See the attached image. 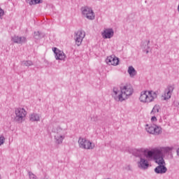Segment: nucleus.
<instances>
[{
	"instance_id": "1",
	"label": "nucleus",
	"mask_w": 179,
	"mask_h": 179,
	"mask_svg": "<svg viewBox=\"0 0 179 179\" xmlns=\"http://www.w3.org/2000/svg\"><path fill=\"white\" fill-rule=\"evenodd\" d=\"M113 97L116 101H124L127 100L129 96H132L134 93V90L128 85H124L120 87V90H118L117 87L113 88Z\"/></svg>"
},
{
	"instance_id": "2",
	"label": "nucleus",
	"mask_w": 179,
	"mask_h": 179,
	"mask_svg": "<svg viewBox=\"0 0 179 179\" xmlns=\"http://www.w3.org/2000/svg\"><path fill=\"white\" fill-rule=\"evenodd\" d=\"M150 159L154 160V162L158 164V166L154 169L156 174H166V173H167V167H166L164 157L156 155L155 157H150Z\"/></svg>"
},
{
	"instance_id": "3",
	"label": "nucleus",
	"mask_w": 179,
	"mask_h": 179,
	"mask_svg": "<svg viewBox=\"0 0 179 179\" xmlns=\"http://www.w3.org/2000/svg\"><path fill=\"white\" fill-rule=\"evenodd\" d=\"M173 147H163L160 149L155 148L150 150L147 152V157H155L156 156H159V157H164L163 153L166 155V153H170L173 150Z\"/></svg>"
},
{
	"instance_id": "4",
	"label": "nucleus",
	"mask_w": 179,
	"mask_h": 179,
	"mask_svg": "<svg viewBox=\"0 0 179 179\" xmlns=\"http://www.w3.org/2000/svg\"><path fill=\"white\" fill-rule=\"evenodd\" d=\"M155 99H157V93L152 90L141 92L139 97L141 103H152Z\"/></svg>"
},
{
	"instance_id": "5",
	"label": "nucleus",
	"mask_w": 179,
	"mask_h": 179,
	"mask_svg": "<svg viewBox=\"0 0 179 179\" xmlns=\"http://www.w3.org/2000/svg\"><path fill=\"white\" fill-rule=\"evenodd\" d=\"M55 142L57 143V145H61L62 142H64V139H65V136H66V129H64L61 128V127H57L55 130Z\"/></svg>"
},
{
	"instance_id": "6",
	"label": "nucleus",
	"mask_w": 179,
	"mask_h": 179,
	"mask_svg": "<svg viewBox=\"0 0 179 179\" xmlns=\"http://www.w3.org/2000/svg\"><path fill=\"white\" fill-rule=\"evenodd\" d=\"M15 122L20 124L24 120V117H26V114H27V113L24 108H19L15 109Z\"/></svg>"
},
{
	"instance_id": "7",
	"label": "nucleus",
	"mask_w": 179,
	"mask_h": 179,
	"mask_svg": "<svg viewBox=\"0 0 179 179\" xmlns=\"http://www.w3.org/2000/svg\"><path fill=\"white\" fill-rule=\"evenodd\" d=\"M145 130L151 135H160L162 134V127L156 124H145Z\"/></svg>"
},
{
	"instance_id": "8",
	"label": "nucleus",
	"mask_w": 179,
	"mask_h": 179,
	"mask_svg": "<svg viewBox=\"0 0 179 179\" xmlns=\"http://www.w3.org/2000/svg\"><path fill=\"white\" fill-rule=\"evenodd\" d=\"M81 13L84 17H86L89 20H94V12L92 8L89 6H84L81 8Z\"/></svg>"
},
{
	"instance_id": "9",
	"label": "nucleus",
	"mask_w": 179,
	"mask_h": 179,
	"mask_svg": "<svg viewBox=\"0 0 179 179\" xmlns=\"http://www.w3.org/2000/svg\"><path fill=\"white\" fill-rule=\"evenodd\" d=\"M79 148L81 149L92 150L94 149V144L90 141L86 140V138L80 137L78 139Z\"/></svg>"
},
{
	"instance_id": "10",
	"label": "nucleus",
	"mask_w": 179,
	"mask_h": 179,
	"mask_svg": "<svg viewBox=\"0 0 179 179\" xmlns=\"http://www.w3.org/2000/svg\"><path fill=\"white\" fill-rule=\"evenodd\" d=\"M138 169L141 170H148L149 169V161L146 159V156L141 157L137 162Z\"/></svg>"
},
{
	"instance_id": "11",
	"label": "nucleus",
	"mask_w": 179,
	"mask_h": 179,
	"mask_svg": "<svg viewBox=\"0 0 179 179\" xmlns=\"http://www.w3.org/2000/svg\"><path fill=\"white\" fill-rule=\"evenodd\" d=\"M52 51L55 54V59L59 60V61H64V59L66 58V56L65 55V53H64V51L60 50L57 48H53Z\"/></svg>"
},
{
	"instance_id": "12",
	"label": "nucleus",
	"mask_w": 179,
	"mask_h": 179,
	"mask_svg": "<svg viewBox=\"0 0 179 179\" xmlns=\"http://www.w3.org/2000/svg\"><path fill=\"white\" fill-rule=\"evenodd\" d=\"M85 31H83L80 30L76 33L75 41H76V44H77L78 47L82 44V42L83 41V38H85Z\"/></svg>"
},
{
	"instance_id": "13",
	"label": "nucleus",
	"mask_w": 179,
	"mask_h": 179,
	"mask_svg": "<svg viewBox=\"0 0 179 179\" xmlns=\"http://www.w3.org/2000/svg\"><path fill=\"white\" fill-rule=\"evenodd\" d=\"M174 87L171 85H169L164 91V95L162 96V100H169L171 99V93H173Z\"/></svg>"
},
{
	"instance_id": "14",
	"label": "nucleus",
	"mask_w": 179,
	"mask_h": 179,
	"mask_svg": "<svg viewBox=\"0 0 179 179\" xmlns=\"http://www.w3.org/2000/svg\"><path fill=\"white\" fill-rule=\"evenodd\" d=\"M149 150H145L144 151H142L141 150H135L133 152V156H135V157H138L141 159V157H143V156H145L146 159H150L148 157V152H149Z\"/></svg>"
},
{
	"instance_id": "15",
	"label": "nucleus",
	"mask_w": 179,
	"mask_h": 179,
	"mask_svg": "<svg viewBox=\"0 0 179 179\" xmlns=\"http://www.w3.org/2000/svg\"><path fill=\"white\" fill-rule=\"evenodd\" d=\"M11 41L16 44H24L27 41V39L24 36H14L11 38Z\"/></svg>"
},
{
	"instance_id": "16",
	"label": "nucleus",
	"mask_w": 179,
	"mask_h": 179,
	"mask_svg": "<svg viewBox=\"0 0 179 179\" xmlns=\"http://www.w3.org/2000/svg\"><path fill=\"white\" fill-rule=\"evenodd\" d=\"M106 61L108 65H113L115 66L118 65L120 62V60L117 57H113V56L108 57Z\"/></svg>"
},
{
	"instance_id": "17",
	"label": "nucleus",
	"mask_w": 179,
	"mask_h": 179,
	"mask_svg": "<svg viewBox=\"0 0 179 179\" xmlns=\"http://www.w3.org/2000/svg\"><path fill=\"white\" fill-rule=\"evenodd\" d=\"M103 38H111L114 36V30L113 29H106L102 33Z\"/></svg>"
},
{
	"instance_id": "18",
	"label": "nucleus",
	"mask_w": 179,
	"mask_h": 179,
	"mask_svg": "<svg viewBox=\"0 0 179 179\" xmlns=\"http://www.w3.org/2000/svg\"><path fill=\"white\" fill-rule=\"evenodd\" d=\"M149 44H150V41L145 40L141 42V48L143 52H145L146 54H149V50H150Z\"/></svg>"
},
{
	"instance_id": "19",
	"label": "nucleus",
	"mask_w": 179,
	"mask_h": 179,
	"mask_svg": "<svg viewBox=\"0 0 179 179\" xmlns=\"http://www.w3.org/2000/svg\"><path fill=\"white\" fill-rule=\"evenodd\" d=\"M29 120L32 122L40 121V115L37 113H32L29 115Z\"/></svg>"
},
{
	"instance_id": "20",
	"label": "nucleus",
	"mask_w": 179,
	"mask_h": 179,
	"mask_svg": "<svg viewBox=\"0 0 179 179\" xmlns=\"http://www.w3.org/2000/svg\"><path fill=\"white\" fill-rule=\"evenodd\" d=\"M127 72L130 76V78H134V76H136V70H135V69L132 66H129Z\"/></svg>"
},
{
	"instance_id": "21",
	"label": "nucleus",
	"mask_w": 179,
	"mask_h": 179,
	"mask_svg": "<svg viewBox=\"0 0 179 179\" xmlns=\"http://www.w3.org/2000/svg\"><path fill=\"white\" fill-rule=\"evenodd\" d=\"M26 2L31 6V5H37L38 3H43V0H26Z\"/></svg>"
},
{
	"instance_id": "22",
	"label": "nucleus",
	"mask_w": 179,
	"mask_h": 179,
	"mask_svg": "<svg viewBox=\"0 0 179 179\" xmlns=\"http://www.w3.org/2000/svg\"><path fill=\"white\" fill-rule=\"evenodd\" d=\"M34 37V38H36V40H40L41 38H43V37H44V34L40 33V31H35Z\"/></svg>"
},
{
	"instance_id": "23",
	"label": "nucleus",
	"mask_w": 179,
	"mask_h": 179,
	"mask_svg": "<svg viewBox=\"0 0 179 179\" xmlns=\"http://www.w3.org/2000/svg\"><path fill=\"white\" fill-rule=\"evenodd\" d=\"M22 64L24 65V66H31L33 65V62L30 60L22 61Z\"/></svg>"
},
{
	"instance_id": "24",
	"label": "nucleus",
	"mask_w": 179,
	"mask_h": 179,
	"mask_svg": "<svg viewBox=\"0 0 179 179\" xmlns=\"http://www.w3.org/2000/svg\"><path fill=\"white\" fill-rule=\"evenodd\" d=\"M28 175L30 179H37V176H36L34 173H33L31 171L28 172Z\"/></svg>"
},
{
	"instance_id": "25",
	"label": "nucleus",
	"mask_w": 179,
	"mask_h": 179,
	"mask_svg": "<svg viewBox=\"0 0 179 179\" xmlns=\"http://www.w3.org/2000/svg\"><path fill=\"white\" fill-rule=\"evenodd\" d=\"M5 143V137L3 136H0V146Z\"/></svg>"
},
{
	"instance_id": "26",
	"label": "nucleus",
	"mask_w": 179,
	"mask_h": 179,
	"mask_svg": "<svg viewBox=\"0 0 179 179\" xmlns=\"http://www.w3.org/2000/svg\"><path fill=\"white\" fill-rule=\"evenodd\" d=\"M151 113H159V106H154Z\"/></svg>"
},
{
	"instance_id": "27",
	"label": "nucleus",
	"mask_w": 179,
	"mask_h": 179,
	"mask_svg": "<svg viewBox=\"0 0 179 179\" xmlns=\"http://www.w3.org/2000/svg\"><path fill=\"white\" fill-rule=\"evenodd\" d=\"M124 170H127V171H132V168L131 167V165H126L124 166Z\"/></svg>"
},
{
	"instance_id": "28",
	"label": "nucleus",
	"mask_w": 179,
	"mask_h": 179,
	"mask_svg": "<svg viewBox=\"0 0 179 179\" xmlns=\"http://www.w3.org/2000/svg\"><path fill=\"white\" fill-rule=\"evenodd\" d=\"M3 15H5V11L1 8H0V19H2Z\"/></svg>"
},
{
	"instance_id": "29",
	"label": "nucleus",
	"mask_w": 179,
	"mask_h": 179,
	"mask_svg": "<svg viewBox=\"0 0 179 179\" xmlns=\"http://www.w3.org/2000/svg\"><path fill=\"white\" fill-rule=\"evenodd\" d=\"M174 106L175 107H178L179 108V101H175L173 102Z\"/></svg>"
},
{
	"instance_id": "30",
	"label": "nucleus",
	"mask_w": 179,
	"mask_h": 179,
	"mask_svg": "<svg viewBox=\"0 0 179 179\" xmlns=\"http://www.w3.org/2000/svg\"><path fill=\"white\" fill-rule=\"evenodd\" d=\"M151 121L152 122H154V121H157V118L156 117V116H152L151 118Z\"/></svg>"
},
{
	"instance_id": "31",
	"label": "nucleus",
	"mask_w": 179,
	"mask_h": 179,
	"mask_svg": "<svg viewBox=\"0 0 179 179\" xmlns=\"http://www.w3.org/2000/svg\"><path fill=\"white\" fill-rule=\"evenodd\" d=\"M0 179H1V176H0Z\"/></svg>"
}]
</instances>
